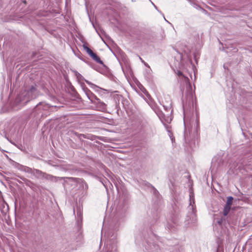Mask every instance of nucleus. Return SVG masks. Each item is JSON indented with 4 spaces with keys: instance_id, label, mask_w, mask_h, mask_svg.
<instances>
[{
    "instance_id": "1",
    "label": "nucleus",
    "mask_w": 252,
    "mask_h": 252,
    "mask_svg": "<svg viewBox=\"0 0 252 252\" xmlns=\"http://www.w3.org/2000/svg\"><path fill=\"white\" fill-rule=\"evenodd\" d=\"M39 93L37 86L32 84L26 86L24 91L19 94L17 99L22 104H26L30 100L36 98L39 95Z\"/></svg>"
},
{
    "instance_id": "2",
    "label": "nucleus",
    "mask_w": 252,
    "mask_h": 252,
    "mask_svg": "<svg viewBox=\"0 0 252 252\" xmlns=\"http://www.w3.org/2000/svg\"><path fill=\"white\" fill-rule=\"evenodd\" d=\"M193 95L191 86L190 84L187 87V91L185 93V96L182 98V104L184 109H188L191 107H193Z\"/></svg>"
},
{
    "instance_id": "3",
    "label": "nucleus",
    "mask_w": 252,
    "mask_h": 252,
    "mask_svg": "<svg viewBox=\"0 0 252 252\" xmlns=\"http://www.w3.org/2000/svg\"><path fill=\"white\" fill-rule=\"evenodd\" d=\"M49 108L48 104L42 102H39L33 108L32 114L34 116L42 117L46 115V111L48 110Z\"/></svg>"
},
{
    "instance_id": "4",
    "label": "nucleus",
    "mask_w": 252,
    "mask_h": 252,
    "mask_svg": "<svg viewBox=\"0 0 252 252\" xmlns=\"http://www.w3.org/2000/svg\"><path fill=\"white\" fill-rule=\"evenodd\" d=\"M66 179L69 180V181L76 182L77 184L80 185V187L86 191L88 189V186L87 184L82 179L74 177H66Z\"/></svg>"
},
{
    "instance_id": "5",
    "label": "nucleus",
    "mask_w": 252,
    "mask_h": 252,
    "mask_svg": "<svg viewBox=\"0 0 252 252\" xmlns=\"http://www.w3.org/2000/svg\"><path fill=\"white\" fill-rule=\"evenodd\" d=\"M66 179V177H56L52 175L48 174L45 172L43 173V176H42V179H46L47 180L51 181L52 182H57L59 180H65Z\"/></svg>"
},
{
    "instance_id": "6",
    "label": "nucleus",
    "mask_w": 252,
    "mask_h": 252,
    "mask_svg": "<svg viewBox=\"0 0 252 252\" xmlns=\"http://www.w3.org/2000/svg\"><path fill=\"white\" fill-rule=\"evenodd\" d=\"M74 72L75 73V76H76L77 78L79 80H83L85 81L90 86L91 88L92 89H95V88H99L98 86L95 85V84H93L89 81L86 80L83 76L78 73L77 71H74Z\"/></svg>"
},
{
    "instance_id": "7",
    "label": "nucleus",
    "mask_w": 252,
    "mask_h": 252,
    "mask_svg": "<svg viewBox=\"0 0 252 252\" xmlns=\"http://www.w3.org/2000/svg\"><path fill=\"white\" fill-rule=\"evenodd\" d=\"M90 56L92 58V59L94 60L97 63H99L101 64H102L103 66H105L103 62L100 60L99 57L96 55L95 53H94L93 51L90 49L87 52Z\"/></svg>"
},
{
    "instance_id": "8",
    "label": "nucleus",
    "mask_w": 252,
    "mask_h": 252,
    "mask_svg": "<svg viewBox=\"0 0 252 252\" xmlns=\"http://www.w3.org/2000/svg\"><path fill=\"white\" fill-rule=\"evenodd\" d=\"M146 249L148 252H159V248L158 245L153 244H148V246L146 247Z\"/></svg>"
},
{
    "instance_id": "9",
    "label": "nucleus",
    "mask_w": 252,
    "mask_h": 252,
    "mask_svg": "<svg viewBox=\"0 0 252 252\" xmlns=\"http://www.w3.org/2000/svg\"><path fill=\"white\" fill-rule=\"evenodd\" d=\"M97 109L99 111H104L106 109V105L102 101H101L100 99L97 100L94 103Z\"/></svg>"
},
{
    "instance_id": "10",
    "label": "nucleus",
    "mask_w": 252,
    "mask_h": 252,
    "mask_svg": "<svg viewBox=\"0 0 252 252\" xmlns=\"http://www.w3.org/2000/svg\"><path fill=\"white\" fill-rule=\"evenodd\" d=\"M0 210L3 215H5L9 211L8 204L3 202L0 205Z\"/></svg>"
},
{
    "instance_id": "11",
    "label": "nucleus",
    "mask_w": 252,
    "mask_h": 252,
    "mask_svg": "<svg viewBox=\"0 0 252 252\" xmlns=\"http://www.w3.org/2000/svg\"><path fill=\"white\" fill-rule=\"evenodd\" d=\"M43 173V172L38 169H33L31 174L34 176L37 179H42Z\"/></svg>"
},
{
    "instance_id": "12",
    "label": "nucleus",
    "mask_w": 252,
    "mask_h": 252,
    "mask_svg": "<svg viewBox=\"0 0 252 252\" xmlns=\"http://www.w3.org/2000/svg\"><path fill=\"white\" fill-rule=\"evenodd\" d=\"M81 87L82 88L83 91L86 94V96L89 98V97L90 96L92 92L87 87H86L84 83H82L81 84Z\"/></svg>"
},
{
    "instance_id": "13",
    "label": "nucleus",
    "mask_w": 252,
    "mask_h": 252,
    "mask_svg": "<svg viewBox=\"0 0 252 252\" xmlns=\"http://www.w3.org/2000/svg\"><path fill=\"white\" fill-rule=\"evenodd\" d=\"M89 99L91 100V102L93 103H95L97 100H99V98L92 92L89 97Z\"/></svg>"
},
{
    "instance_id": "14",
    "label": "nucleus",
    "mask_w": 252,
    "mask_h": 252,
    "mask_svg": "<svg viewBox=\"0 0 252 252\" xmlns=\"http://www.w3.org/2000/svg\"><path fill=\"white\" fill-rule=\"evenodd\" d=\"M11 163L12 165V166H13L14 167H15V168H17L20 170H21V169L22 168L23 165H21L17 162L12 160Z\"/></svg>"
},
{
    "instance_id": "15",
    "label": "nucleus",
    "mask_w": 252,
    "mask_h": 252,
    "mask_svg": "<svg viewBox=\"0 0 252 252\" xmlns=\"http://www.w3.org/2000/svg\"><path fill=\"white\" fill-rule=\"evenodd\" d=\"M32 170L33 169L31 168H30L26 166L23 165L22 168L21 169V171L31 174L32 171Z\"/></svg>"
},
{
    "instance_id": "16",
    "label": "nucleus",
    "mask_w": 252,
    "mask_h": 252,
    "mask_svg": "<svg viewBox=\"0 0 252 252\" xmlns=\"http://www.w3.org/2000/svg\"><path fill=\"white\" fill-rule=\"evenodd\" d=\"M233 200V197L232 196H229L227 198V201L226 204L228 205L231 206L232 204V201Z\"/></svg>"
},
{
    "instance_id": "17",
    "label": "nucleus",
    "mask_w": 252,
    "mask_h": 252,
    "mask_svg": "<svg viewBox=\"0 0 252 252\" xmlns=\"http://www.w3.org/2000/svg\"><path fill=\"white\" fill-rule=\"evenodd\" d=\"M225 217H221L220 219L218 220H217V223L219 225H221L222 223L225 222Z\"/></svg>"
},
{
    "instance_id": "18",
    "label": "nucleus",
    "mask_w": 252,
    "mask_h": 252,
    "mask_svg": "<svg viewBox=\"0 0 252 252\" xmlns=\"http://www.w3.org/2000/svg\"><path fill=\"white\" fill-rule=\"evenodd\" d=\"M75 135H76L80 140H81L82 137L84 138H88L84 134H79L77 132H74Z\"/></svg>"
},
{
    "instance_id": "19",
    "label": "nucleus",
    "mask_w": 252,
    "mask_h": 252,
    "mask_svg": "<svg viewBox=\"0 0 252 252\" xmlns=\"http://www.w3.org/2000/svg\"><path fill=\"white\" fill-rule=\"evenodd\" d=\"M83 47L84 48V49L87 52L90 49V48H89L85 44H83Z\"/></svg>"
},
{
    "instance_id": "20",
    "label": "nucleus",
    "mask_w": 252,
    "mask_h": 252,
    "mask_svg": "<svg viewBox=\"0 0 252 252\" xmlns=\"http://www.w3.org/2000/svg\"><path fill=\"white\" fill-rule=\"evenodd\" d=\"M229 213V211L223 209V216L225 217V216H226Z\"/></svg>"
},
{
    "instance_id": "21",
    "label": "nucleus",
    "mask_w": 252,
    "mask_h": 252,
    "mask_svg": "<svg viewBox=\"0 0 252 252\" xmlns=\"http://www.w3.org/2000/svg\"><path fill=\"white\" fill-rule=\"evenodd\" d=\"M230 208H231V206H230V205L227 206V204H225V205L224 206V209L228 211L229 212L230 211Z\"/></svg>"
},
{
    "instance_id": "22",
    "label": "nucleus",
    "mask_w": 252,
    "mask_h": 252,
    "mask_svg": "<svg viewBox=\"0 0 252 252\" xmlns=\"http://www.w3.org/2000/svg\"><path fill=\"white\" fill-rule=\"evenodd\" d=\"M77 216L79 218H81L82 217V213L81 212V211L80 210H77Z\"/></svg>"
},
{
    "instance_id": "23",
    "label": "nucleus",
    "mask_w": 252,
    "mask_h": 252,
    "mask_svg": "<svg viewBox=\"0 0 252 252\" xmlns=\"http://www.w3.org/2000/svg\"><path fill=\"white\" fill-rule=\"evenodd\" d=\"M178 75L179 76H181L183 75V73L181 71H178Z\"/></svg>"
},
{
    "instance_id": "24",
    "label": "nucleus",
    "mask_w": 252,
    "mask_h": 252,
    "mask_svg": "<svg viewBox=\"0 0 252 252\" xmlns=\"http://www.w3.org/2000/svg\"><path fill=\"white\" fill-rule=\"evenodd\" d=\"M139 59H140V60H141V61L142 63H144V61L142 60V59L140 57H139Z\"/></svg>"
},
{
    "instance_id": "25",
    "label": "nucleus",
    "mask_w": 252,
    "mask_h": 252,
    "mask_svg": "<svg viewBox=\"0 0 252 252\" xmlns=\"http://www.w3.org/2000/svg\"><path fill=\"white\" fill-rule=\"evenodd\" d=\"M143 63H144V64L146 66H149L148 64L146 63H145V62H144Z\"/></svg>"
},
{
    "instance_id": "26",
    "label": "nucleus",
    "mask_w": 252,
    "mask_h": 252,
    "mask_svg": "<svg viewBox=\"0 0 252 252\" xmlns=\"http://www.w3.org/2000/svg\"><path fill=\"white\" fill-rule=\"evenodd\" d=\"M143 63H144V64L146 66H149L148 64L146 63H145V62H144Z\"/></svg>"
},
{
    "instance_id": "27",
    "label": "nucleus",
    "mask_w": 252,
    "mask_h": 252,
    "mask_svg": "<svg viewBox=\"0 0 252 252\" xmlns=\"http://www.w3.org/2000/svg\"><path fill=\"white\" fill-rule=\"evenodd\" d=\"M21 179H22L23 181H25V180H27L26 178H21Z\"/></svg>"
},
{
    "instance_id": "28",
    "label": "nucleus",
    "mask_w": 252,
    "mask_h": 252,
    "mask_svg": "<svg viewBox=\"0 0 252 252\" xmlns=\"http://www.w3.org/2000/svg\"><path fill=\"white\" fill-rule=\"evenodd\" d=\"M191 213L192 215H194V212L193 210L192 211Z\"/></svg>"
},
{
    "instance_id": "29",
    "label": "nucleus",
    "mask_w": 252,
    "mask_h": 252,
    "mask_svg": "<svg viewBox=\"0 0 252 252\" xmlns=\"http://www.w3.org/2000/svg\"><path fill=\"white\" fill-rule=\"evenodd\" d=\"M84 61V62H86V63H88L89 64H90V63H89L88 62H87V61Z\"/></svg>"
},
{
    "instance_id": "30",
    "label": "nucleus",
    "mask_w": 252,
    "mask_h": 252,
    "mask_svg": "<svg viewBox=\"0 0 252 252\" xmlns=\"http://www.w3.org/2000/svg\"><path fill=\"white\" fill-rule=\"evenodd\" d=\"M152 5H153L156 8H157L156 6L153 2H152Z\"/></svg>"
},
{
    "instance_id": "31",
    "label": "nucleus",
    "mask_w": 252,
    "mask_h": 252,
    "mask_svg": "<svg viewBox=\"0 0 252 252\" xmlns=\"http://www.w3.org/2000/svg\"><path fill=\"white\" fill-rule=\"evenodd\" d=\"M192 209V207H189V209Z\"/></svg>"
},
{
    "instance_id": "32",
    "label": "nucleus",
    "mask_w": 252,
    "mask_h": 252,
    "mask_svg": "<svg viewBox=\"0 0 252 252\" xmlns=\"http://www.w3.org/2000/svg\"><path fill=\"white\" fill-rule=\"evenodd\" d=\"M116 252V251H114V252Z\"/></svg>"
}]
</instances>
